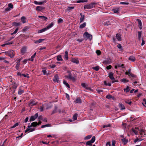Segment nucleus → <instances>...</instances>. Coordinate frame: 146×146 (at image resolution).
Returning a JSON list of instances; mask_svg holds the SVG:
<instances>
[{"instance_id": "33", "label": "nucleus", "mask_w": 146, "mask_h": 146, "mask_svg": "<svg viewBox=\"0 0 146 146\" xmlns=\"http://www.w3.org/2000/svg\"><path fill=\"white\" fill-rule=\"evenodd\" d=\"M88 1V0H79L77 1L76 2L78 3H84V2H87Z\"/></svg>"}, {"instance_id": "4", "label": "nucleus", "mask_w": 146, "mask_h": 146, "mask_svg": "<svg viewBox=\"0 0 146 146\" xmlns=\"http://www.w3.org/2000/svg\"><path fill=\"white\" fill-rule=\"evenodd\" d=\"M67 72L69 73V74L68 76H66L67 78L68 79L72 80L73 81H74L75 79L73 76H72L71 72L70 71H68Z\"/></svg>"}, {"instance_id": "31", "label": "nucleus", "mask_w": 146, "mask_h": 146, "mask_svg": "<svg viewBox=\"0 0 146 146\" xmlns=\"http://www.w3.org/2000/svg\"><path fill=\"white\" fill-rule=\"evenodd\" d=\"M65 54L64 56V57L67 60L68 59V52L67 51H66L65 52Z\"/></svg>"}, {"instance_id": "43", "label": "nucleus", "mask_w": 146, "mask_h": 146, "mask_svg": "<svg viewBox=\"0 0 146 146\" xmlns=\"http://www.w3.org/2000/svg\"><path fill=\"white\" fill-rule=\"evenodd\" d=\"M8 7L10 8L11 9H13V6L12 4L11 3H10L8 5Z\"/></svg>"}, {"instance_id": "6", "label": "nucleus", "mask_w": 146, "mask_h": 146, "mask_svg": "<svg viewBox=\"0 0 146 146\" xmlns=\"http://www.w3.org/2000/svg\"><path fill=\"white\" fill-rule=\"evenodd\" d=\"M84 35H85L88 39H89L91 40L92 38V35L89 34L88 32H85L84 34Z\"/></svg>"}, {"instance_id": "21", "label": "nucleus", "mask_w": 146, "mask_h": 146, "mask_svg": "<svg viewBox=\"0 0 146 146\" xmlns=\"http://www.w3.org/2000/svg\"><path fill=\"white\" fill-rule=\"evenodd\" d=\"M129 60L134 62L135 60V58L134 56H131L129 58Z\"/></svg>"}, {"instance_id": "58", "label": "nucleus", "mask_w": 146, "mask_h": 146, "mask_svg": "<svg viewBox=\"0 0 146 146\" xmlns=\"http://www.w3.org/2000/svg\"><path fill=\"white\" fill-rule=\"evenodd\" d=\"M63 22V20L62 19L60 18L58 20V23H62Z\"/></svg>"}, {"instance_id": "11", "label": "nucleus", "mask_w": 146, "mask_h": 146, "mask_svg": "<svg viewBox=\"0 0 146 146\" xmlns=\"http://www.w3.org/2000/svg\"><path fill=\"white\" fill-rule=\"evenodd\" d=\"M121 137L123 138L122 139H121V141L123 143V145H126L128 142V139H125V138H124V137L123 135L121 136Z\"/></svg>"}, {"instance_id": "52", "label": "nucleus", "mask_w": 146, "mask_h": 146, "mask_svg": "<svg viewBox=\"0 0 146 146\" xmlns=\"http://www.w3.org/2000/svg\"><path fill=\"white\" fill-rule=\"evenodd\" d=\"M125 102L126 104H128L130 106L131 105V104H132V102L131 101H129V100L125 101Z\"/></svg>"}, {"instance_id": "37", "label": "nucleus", "mask_w": 146, "mask_h": 146, "mask_svg": "<svg viewBox=\"0 0 146 146\" xmlns=\"http://www.w3.org/2000/svg\"><path fill=\"white\" fill-rule=\"evenodd\" d=\"M129 87L128 86H127V87L126 88L124 89H123L124 91L126 93H127L129 91Z\"/></svg>"}, {"instance_id": "57", "label": "nucleus", "mask_w": 146, "mask_h": 146, "mask_svg": "<svg viewBox=\"0 0 146 146\" xmlns=\"http://www.w3.org/2000/svg\"><path fill=\"white\" fill-rule=\"evenodd\" d=\"M96 52L98 55H100L101 54V52L100 50H97L96 51Z\"/></svg>"}, {"instance_id": "27", "label": "nucleus", "mask_w": 146, "mask_h": 146, "mask_svg": "<svg viewBox=\"0 0 146 146\" xmlns=\"http://www.w3.org/2000/svg\"><path fill=\"white\" fill-rule=\"evenodd\" d=\"M63 84L66 85V86L68 87V88H70V86L68 84L67 82L64 80L63 82Z\"/></svg>"}, {"instance_id": "41", "label": "nucleus", "mask_w": 146, "mask_h": 146, "mask_svg": "<svg viewBox=\"0 0 146 146\" xmlns=\"http://www.w3.org/2000/svg\"><path fill=\"white\" fill-rule=\"evenodd\" d=\"M17 86L18 85L16 83H15L12 86V88L14 89H16L17 88Z\"/></svg>"}, {"instance_id": "20", "label": "nucleus", "mask_w": 146, "mask_h": 146, "mask_svg": "<svg viewBox=\"0 0 146 146\" xmlns=\"http://www.w3.org/2000/svg\"><path fill=\"white\" fill-rule=\"evenodd\" d=\"M118 106L119 108H120V110H124L125 109V106L121 103H119Z\"/></svg>"}, {"instance_id": "1", "label": "nucleus", "mask_w": 146, "mask_h": 146, "mask_svg": "<svg viewBox=\"0 0 146 146\" xmlns=\"http://www.w3.org/2000/svg\"><path fill=\"white\" fill-rule=\"evenodd\" d=\"M96 4V3H92L86 5H84V9H90L95 7V5Z\"/></svg>"}, {"instance_id": "24", "label": "nucleus", "mask_w": 146, "mask_h": 146, "mask_svg": "<svg viewBox=\"0 0 146 146\" xmlns=\"http://www.w3.org/2000/svg\"><path fill=\"white\" fill-rule=\"evenodd\" d=\"M116 37L118 41H121V35L119 34H117L116 35Z\"/></svg>"}, {"instance_id": "17", "label": "nucleus", "mask_w": 146, "mask_h": 146, "mask_svg": "<svg viewBox=\"0 0 146 146\" xmlns=\"http://www.w3.org/2000/svg\"><path fill=\"white\" fill-rule=\"evenodd\" d=\"M120 11V7H118L115 9H112V11L115 13H118Z\"/></svg>"}, {"instance_id": "25", "label": "nucleus", "mask_w": 146, "mask_h": 146, "mask_svg": "<svg viewBox=\"0 0 146 146\" xmlns=\"http://www.w3.org/2000/svg\"><path fill=\"white\" fill-rule=\"evenodd\" d=\"M38 17L44 21H46V19H48L47 17L43 16H39Z\"/></svg>"}, {"instance_id": "14", "label": "nucleus", "mask_w": 146, "mask_h": 146, "mask_svg": "<svg viewBox=\"0 0 146 146\" xmlns=\"http://www.w3.org/2000/svg\"><path fill=\"white\" fill-rule=\"evenodd\" d=\"M74 102L75 103V104H81L82 103V101L79 98H77L74 101Z\"/></svg>"}, {"instance_id": "16", "label": "nucleus", "mask_w": 146, "mask_h": 146, "mask_svg": "<svg viewBox=\"0 0 146 146\" xmlns=\"http://www.w3.org/2000/svg\"><path fill=\"white\" fill-rule=\"evenodd\" d=\"M80 15L81 17L80 18V23H81L84 20L85 16L84 15L82 14V13H81Z\"/></svg>"}, {"instance_id": "62", "label": "nucleus", "mask_w": 146, "mask_h": 146, "mask_svg": "<svg viewBox=\"0 0 146 146\" xmlns=\"http://www.w3.org/2000/svg\"><path fill=\"white\" fill-rule=\"evenodd\" d=\"M86 89L90 91H92V89L91 88L88 87V86H87L86 87Z\"/></svg>"}, {"instance_id": "5", "label": "nucleus", "mask_w": 146, "mask_h": 146, "mask_svg": "<svg viewBox=\"0 0 146 146\" xmlns=\"http://www.w3.org/2000/svg\"><path fill=\"white\" fill-rule=\"evenodd\" d=\"M38 113H35L34 115L31 116L29 119V121L31 122L35 120L38 117Z\"/></svg>"}, {"instance_id": "50", "label": "nucleus", "mask_w": 146, "mask_h": 146, "mask_svg": "<svg viewBox=\"0 0 146 146\" xmlns=\"http://www.w3.org/2000/svg\"><path fill=\"white\" fill-rule=\"evenodd\" d=\"M20 64H19V63H17V64L15 66V68L17 70L19 69V67Z\"/></svg>"}, {"instance_id": "51", "label": "nucleus", "mask_w": 146, "mask_h": 146, "mask_svg": "<svg viewBox=\"0 0 146 146\" xmlns=\"http://www.w3.org/2000/svg\"><path fill=\"white\" fill-rule=\"evenodd\" d=\"M77 115L76 114H74V115L73 116V119L74 120H76L77 119Z\"/></svg>"}, {"instance_id": "61", "label": "nucleus", "mask_w": 146, "mask_h": 146, "mask_svg": "<svg viewBox=\"0 0 146 146\" xmlns=\"http://www.w3.org/2000/svg\"><path fill=\"white\" fill-rule=\"evenodd\" d=\"M49 66L50 68H53L56 67V65L55 64H52L50 65Z\"/></svg>"}, {"instance_id": "49", "label": "nucleus", "mask_w": 146, "mask_h": 146, "mask_svg": "<svg viewBox=\"0 0 146 146\" xmlns=\"http://www.w3.org/2000/svg\"><path fill=\"white\" fill-rule=\"evenodd\" d=\"M117 47L119 49H120L121 50H123V48L120 44H119L117 45Z\"/></svg>"}, {"instance_id": "54", "label": "nucleus", "mask_w": 146, "mask_h": 146, "mask_svg": "<svg viewBox=\"0 0 146 146\" xmlns=\"http://www.w3.org/2000/svg\"><path fill=\"white\" fill-rule=\"evenodd\" d=\"M104 84L106 86H111V84L110 83H107L106 81H104Z\"/></svg>"}, {"instance_id": "39", "label": "nucleus", "mask_w": 146, "mask_h": 146, "mask_svg": "<svg viewBox=\"0 0 146 146\" xmlns=\"http://www.w3.org/2000/svg\"><path fill=\"white\" fill-rule=\"evenodd\" d=\"M104 25L108 26L110 25V23L109 21H107L104 22Z\"/></svg>"}, {"instance_id": "38", "label": "nucleus", "mask_w": 146, "mask_h": 146, "mask_svg": "<svg viewBox=\"0 0 146 146\" xmlns=\"http://www.w3.org/2000/svg\"><path fill=\"white\" fill-rule=\"evenodd\" d=\"M32 125L33 127H36L37 125V122L36 121H35L32 123Z\"/></svg>"}, {"instance_id": "19", "label": "nucleus", "mask_w": 146, "mask_h": 146, "mask_svg": "<svg viewBox=\"0 0 146 146\" xmlns=\"http://www.w3.org/2000/svg\"><path fill=\"white\" fill-rule=\"evenodd\" d=\"M106 98L108 99H110L111 98L113 100H114L115 98L114 96H112L110 94L107 95L106 96Z\"/></svg>"}, {"instance_id": "55", "label": "nucleus", "mask_w": 146, "mask_h": 146, "mask_svg": "<svg viewBox=\"0 0 146 146\" xmlns=\"http://www.w3.org/2000/svg\"><path fill=\"white\" fill-rule=\"evenodd\" d=\"M141 32L139 31L138 32V36L139 39H140L141 37Z\"/></svg>"}, {"instance_id": "53", "label": "nucleus", "mask_w": 146, "mask_h": 146, "mask_svg": "<svg viewBox=\"0 0 146 146\" xmlns=\"http://www.w3.org/2000/svg\"><path fill=\"white\" fill-rule=\"evenodd\" d=\"M19 125V123H15L13 126L11 127V128H13Z\"/></svg>"}, {"instance_id": "56", "label": "nucleus", "mask_w": 146, "mask_h": 146, "mask_svg": "<svg viewBox=\"0 0 146 146\" xmlns=\"http://www.w3.org/2000/svg\"><path fill=\"white\" fill-rule=\"evenodd\" d=\"M111 126L110 124H108L103 125L102 126L103 128H105V127H110Z\"/></svg>"}, {"instance_id": "26", "label": "nucleus", "mask_w": 146, "mask_h": 146, "mask_svg": "<svg viewBox=\"0 0 146 146\" xmlns=\"http://www.w3.org/2000/svg\"><path fill=\"white\" fill-rule=\"evenodd\" d=\"M46 30H47V29H46V27L38 31V33H40L45 31Z\"/></svg>"}, {"instance_id": "10", "label": "nucleus", "mask_w": 146, "mask_h": 146, "mask_svg": "<svg viewBox=\"0 0 146 146\" xmlns=\"http://www.w3.org/2000/svg\"><path fill=\"white\" fill-rule=\"evenodd\" d=\"M37 104V102H35L33 100H31L30 101L29 105L30 106H32L36 105Z\"/></svg>"}, {"instance_id": "2", "label": "nucleus", "mask_w": 146, "mask_h": 146, "mask_svg": "<svg viewBox=\"0 0 146 146\" xmlns=\"http://www.w3.org/2000/svg\"><path fill=\"white\" fill-rule=\"evenodd\" d=\"M113 73L112 72H109L108 74L109 75L108 76L111 80H112V83H113L115 82H117V80H115V78L113 77Z\"/></svg>"}, {"instance_id": "45", "label": "nucleus", "mask_w": 146, "mask_h": 146, "mask_svg": "<svg viewBox=\"0 0 146 146\" xmlns=\"http://www.w3.org/2000/svg\"><path fill=\"white\" fill-rule=\"evenodd\" d=\"M22 76L25 77H27V78H29V74L27 73H26V74H22Z\"/></svg>"}, {"instance_id": "12", "label": "nucleus", "mask_w": 146, "mask_h": 146, "mask_svg": "<svg viewBox=\"0 0 146 146\" xmlns=\"http://www.w3.org/2000/svg\"><path fill=\"white\" fill-rule=\"evenodd\" d=\"M139 132L140 133L141 135V137L142 136H144L145 135V136L146 137V134L145 133L146 131L145 130L143 129H140L139 130Z\"/></svg>"}, {"instance_id": "47", "label": "nucleus", "mask_w": 146, "mask_h": 146, "mask_svg": "<svg viewBox=\"0 0 146 146\" xmlns=\"http://www.w3.org/2000/svg\"><path fill=\"white\" fill-rule=\"evenodd\" d=\"M103 62L105 64H110V62L109 60H107L104 61Z\"/></svg>"}, {"instance_id": "22", "label": "nucleus", "mask_w": 146, "mask_h": 146, "mask_svg": "<svg viewBox=\"0 0 146 146\" xmlns=\"http://www.w3.org/2000/svg\"><path fill=\"white\" fill-rule=\"evenodd\" d=\"M21 20L22 23H25L26 22V18L25 17L23 16L21 17Z\"/></svg>"}, {"instance_id": "23", "label": "nucleus", "mask_w": 146, "mask_h": 146, "mask_svg": "<svg viewBox=\"0 0 146 146\" xmlns=\"http://www.w3.org/2000/svg\"><path fill=\"white\" fill-rule=\"evenodd\" d=\"M54 25V23H51L50 24H49L46 27V29L48 30L51 28Z\"/></svg>"}, {"instance_id": "8", "label": "nucleus", "mask_w": 146, "mask_h": 146, "mask_svg": "<svg viewBox=\"0 0 146 146\" xmlns=\"http://www.w3.org/2000/svg\"><path fill=\"white\" fill-rule=\"evenodd\" d=\"M139 128L138 127H135V128H132L131 130V131H132L134 133L135 135H137L138 131H139Z\"/></svg>"}, {"instance_id": "44", "label": "nucleus", "mask_w": 146, "mask_h": 146, "mask_svg": "<svg viewBox=\"0 0 146 146\" xmlns=\"http://www.w3.org/2000/svg\"><path fill=\"white\" fill-rule=\"evenodd\" d=\"M47 1L46 0H44L42 1L38 2V5H42L43 3H45Z\"/></svg>"}, {"instance_id": "13", "label": "nucleus", "mask_w": 146, "mask_h": 146, "mask_svg": "<svg viewBox=\"0 0 146 146\" xmlns=\"http://www.w3.org/2000/svg\"><path fill=\"white\" fill-rule=\"evenodd\" d=\"M45 8L44 7L42 6H37L36 8V10L38 11H41V10H44Z\"/></svg>"}, {"instance_id": "28", "label": "nucleus", "mask_w": 146, "mask_h": 146, "mask_svg": "<svg viewBox=\"0 0 146 146\" xmlns=\"http://www.w3.org/2000/svg\"><path fill=\"white\" fill-rule=\"evenodd\" d=\"M86 25V22L84 23H83L81 24L79 26V28L80 29H83L84 28Z\"/></svg>"}, {"instance_id": "60", "label": "nucleus", "mask_w": 146, "mask_h": 146, "mask_svg": "<svg viewBox=\"0 0 146 146\" xmlns=\"http://www.w3.org/2000/svg\"><path fill=\"white\" fill-rule=\"evenodd\" d=\"M42 72H43V74L44 75H48V74H46V70L45 69V68H43L42 70Z\"/></svg>"}, {"instance_id": "63", "label": "nucleus", "mask_w": 146, "mask_h": 146, "mask_svg": "<svg viewBox=\"0 0 146 146\" xmlns=\"http://www.w3.org/2000/svg\"><path fill=\"white\" fill-rule=\"evenodd\" d=\"M45 39H38V42H39V43H40L41 42H42L44 40H45Z\"/></svg>"}, {"instance_id": "48", "label": "nucleus", "mask_w": 146, "mask_h": 146, "mask_svg": "<svg viewBox=\"0 0 146 146\" xmlns=\"http://www.w3.org/2000/svg\"><path fill=\"white\" fill-rule=\"evenodd\" d=\"M29 29V28L27 26L24 27L22 30L23 31H27Z\"/></svg>"}, {"instance_id": "18", "label": "nucleus", "mask_w": 146, "mask_h": 146, "mask_svg": "<svg viewBox=\"0 0 146 146\" xmlns=\"http://www.w3.org/2000/svg\"><path fill=\"white\" fill-rule=\"evenodd\" d=\"M26 51V47H23L21 49V53L22 55H23Z\"/></svg>"}, {"instance_id": "7", "label": "nucleus", "mask_w": 146, "mask_h": 146, "mask_svg": "<svg viewBox=\"0 0 146 146\" xmlns=\"http://www.w3.org/2000/svg\"><path fill=\"white\" fill-rule=\"evenodd\" d=\"M53 80L54 82H57L58 83L60 82V81L59 80V77L58 74H56L55 75Z\"/></svg>"}, {"instance_id": "36", "label": "nucleus", "mask_w": 146, "mask_h": 146, "mask_svg": "<svg viewBox=\"0 0 146 146\" xmlns=\"http://www.w3.org/2000/svg\"><path fill=\"white\" fill-rule=\"evenodd\" d=\"M57 60L58 61H62V56L61 55H58L57 56Z\"/></svg>"}, {"instance_id": "40", "label": "nucleus", "mask_w": 146, "mask_h": 146, "mask_svg": "<svg viewBox=\"0 0 146 146\" xmlns=\"http://www.w3.org/2000/svg\"><path fill=\"white\" fill-rule=\"evenodd\" d=\"M50 125L49 124H47L45 125H42L41 127L42 128H44L46 127H48L50 126Z\"/></svg>"}, {"instance_id": "35", "label": "nucleus", "mask_w": 146, "mask_h": 146, "mask_svg": "<svg viewBox=\"0 0 146 146\" xmlns=\"http://www.w3.org/2000/svg\"><path fill=\"white\" fill-rule=\"evenodd\" d=\"M121 81L123 83H127L129 82V80L125 78H123L121 80Z\"/></svg>"}, {"instance_id": "64", "label": "nucleus", "mask_w": 146, "mask_h": 146, "mask_svg": "<svg viewBox=\"0 0 146 146\" xmlns=\"http://www.w3.org/2000/svg\"><path fill=\"white\" fill-rule=\"evenodd\" d=\"M81 86L84 87V88H86V87L87 86V85H86L85 83H82L81 84Z\"/></svg>"}, {"instance_id": "3", "label": "nucleus", "mask_w": 146, "mask_h": 146, "mask_svg": "<svg viewBox=\"0 0 146 146\" xmlns=\"http://www.w3.org/2000/svg\"><path fill=\"white\" fill-rule=\"evenodd\" d=\"M95 139V137L94 136H93L90 140L88 141L86 143V144L87 145L92 146V143L94 142Z\"/></svg>"}, {"instance_id": "34", "label": "nucleus", "mask_w": 146, "mask_h": 146, "mask_svg": "<svg viewBox=\"0 0 146 146\" xmlns=\"http://www.w3.org/2000/svg\"><path fill=\"white\" fill-rule=\"evenodd\" d=\"M24 90H21L19 89L18 92V94L19 95H21L24 92Z\"/></svg>"}, {"instance_id": "59", "label": "nucleus", "mask_w": 146, "mask_h": 146, "mask_svg": "<svg viewBox=\"0 0 146 146\" xmlns=\"http://www.w3.org/2000/svg\"><path fill=\"white\" fill-rule=\"evenodd\" d=\"M120 4H122V5H128L129 4V3L128 2H121L120 3Z\"/></svg>"}, {"instance_id": "29", "label": "nucleus", "mask_w": 146, "mask_h": 146, "mask_svg": "<svg viewBox=\"0 0 146 146\" xmlns=\"http://www.w3.org/2000/svg\"><path fill=\"white\" fill-rule=\"evenodd\" d=\"M92 69L96 71H98L99 70L100 67L98 66H97L95 67H92Z\"/></svg>"}, {"instance_id": "42", "label": "nucleus", "mask_w": 146, "mask_h": 146, "mask_svg": "<svg viewBox=\"0 0 146 146\" xmlns=\"http://www.w3.org/2000/svg\"><path fill=\"white\" fill-rule=\"evenodd\" d=\"M92 136V135H89L86 136L85 138V139L87 140L90 139Z\"/></svg>"}, {"instance_id": "46", "label": "nucleus", "mask_w": 146, "mask_h": 146, "mask_svg": "<svg viewBox=\"0 0 146 146\" xmlns=\"http://www.w3.org/2000/svg\"><path fill=\"white\" fill-rule=\"evenodd\" d=\"M136 20L138 22L139 25V26H142V23L141 21L138 19H137Z\"/></svg>"}, {"instance_id": "30", "label": "nucleus", "mask_w": 146, "mask_h": 146, "mask_svg": "<svg viewBox=\"0 0 146 146\" xmlns=\"http://www.w3.org/2000/svg\"><path fill=\"white\" fill-rule=\"evenodd\" d=\"M12 25L13 26H19L20 25V23H19L14 22L13 23Z\"/></svg>"}, {"instance_id": "32", "label": "nucleus", "mask_w": 146, "mask_h": 146, "mask_svg": "<svg viewBox=\"0 0 146 146\" xmlns=\"http://www.w3.org/2000/svg\"><path fill=\"white\" fill-rule=\"evenodd\" d=\"M57 108V107L56 106H55L54 107V110L52 112L51 114H52L54 113H56Z\"/></svg>"}, {"instance_id": "9", "label": "nucleus", "mask_w": 146, "mask_h": 146, "mask_svg": "<svg viewBox=\"0 0 146 146\" xmlns=\"http://www.w3.org/2000/svg\"><path fill=\"white\" fill-rule=\"evenodd\" d=\"M8 54V56L11 58H13L15 55V52L13 50H9V53Z\"/></svg>"}, {"instance_id": "15", "label": "nucleus", "mask_w": 146, "mask_h": 146, "mask_svg": "<svg viewBox=\"0 0 146 146\" xmlns=\"http://www.w3.org/2000/svg\"><path fill=\"white\" fill-rule=\"evenodd\" d=\"M71 61L72 62L77 64L79 63V61L78 58H72Z\"/></svg>"}]
</instances>
